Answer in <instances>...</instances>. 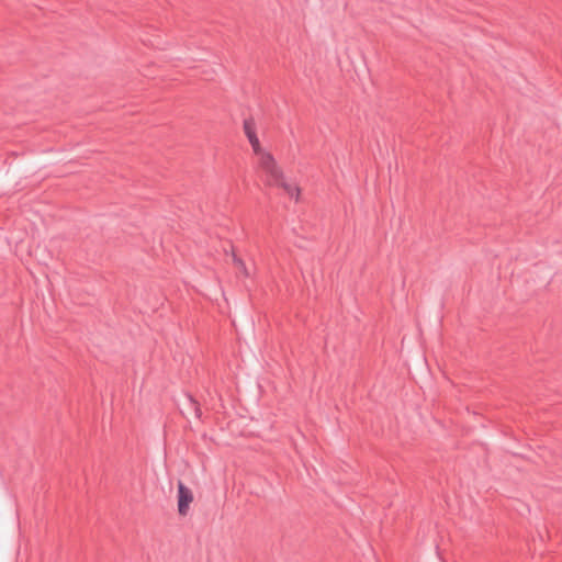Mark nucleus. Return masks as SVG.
Masks as SVG:
<instances>
[{"label":"nucleus","instance_id":"obj_2","mask_svg":"<svg viewBox=\"0 0 562 562\" xmlns=\"http://www.w3.org/2000/svg\"><path fill=\"white\" fill-rule=\"evenodd\" d=\"M244 133H245L248 142L250 143L252 151L256 156L266 151V149L262 148V146L259 142V138L257 137L256 124L252 120H246L244 122Z\"/></svg>","mask_w":562,"mask_h":562},{"label":"nucleus","instance_id":"obj_5","mask_svg":"<svg viewBox=\"0 0 562 562\" xmlns=\"http://www.w3.org/2000/svg\"><path fill=\"white\" fill-rule=\"evenodd\" d=\"M274 187L282 188L290 198L299 199L300 188L295 183L288 181L285 176Z\"/></svg>","mask_w":562,"mask_h":562},{"label":"nucleus","instance_id":"obj_3","mask_svg":"<svg viewBox=\"0 0 562 562\" xmlns=\"http://www.w3.org/2000/svg\"><path fill=\"white\" fill-rule=\"evenodd\" d=\"M244 133H245L248 142L250 143L252 151L256 156L266 151V149L262 148V146L259 142V138L257 137L256 124L252 120H246L244 122Z\"/></svg>","mask_w":562,"mask_h":562},{"label":"nucleus","instance_id":"obj_6","mask_svg":"<svg viewBox=\"0 0 562 562\" xmlns=\"http://www.w3.org/2000/svg\"><path fill=\"white\" fill-rule=\"evenodd\" d=\"M234 262L246 277L249 276V271L247 270L245 262L240 258H234Z\"/></svg>","mask_w":562,"mask_h":562},{"label":"nucleus","instance_id":"obj_1","mask_svg":"<svg viewBox=\"0 0 562 562\" xmlns=\"http://www.w3.org/2000/svg\"><path fill=\"white\" fill-rule=\"evenodd\" d=\"M259 168L265 172L269 186H276L284 177L282 168L278 165L276 158L269 151H263L257 156Z\"/></svg>","mask_w":562,"mask_h":562},{"label":"nucleus","instance_id":"obj_4","mask_svg":"<svg viewBox=\"0 0 562 562\" xmlns=\"http://www.w3.org/2000/svg\"><path fill=\"white\" fill-rule=\"evenodd\" d=\"M193 502V494L183 483H178V510L181 515H186L190 504Z\"/></svg>","mask_w":562,"mask_h":562}]
</instances>
